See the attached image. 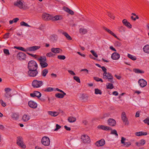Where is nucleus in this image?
<instances>
[{"label":"nucleus","instance_id":"nucleus-1","mask_svg":"<svg viewBox=\"0 0 149 149\" xmlns=\"http://www.w3.org/2000/svg\"><path fill=\"white\" fill-rule=\"evenodd\" d=\"M38 65L36 62L33 60L30 61L28 64V68L29 70H37Z\"/></svg>","mask_w":149,"mask_h":149},{"label":"nucleus","instance_id":"nucleus-2","mask_svg":"<svg viewBox=\"0 0 149 149\" xmlns=\"http://www.w3.org/2000/svg\"><path fill=\"white\" fill-rule=\"evenodd\" d=\"M43 84L42 81L35 79L33 81L32 85L34 88H36L40 87Z\"/></svg>","mask_w":149,"mask_h":149},{"label":"nucleus","instance_id":"nucleus-3","mask_svg":"<svg viewBox=\"0 0 149 149\" xmlns=\"http://www.w3.org/2000/svg\"><path fill=\"white\" fill-rule=\"evenodd\" d=\"M113 77L111 74L109 72H107V74H103V78L104 79H108L109 81L113 83L114 81L113 80Z\"/></svg>","mask_w":149,"mask_h":149},{"label":"nucleus","instance_id":"nucleus-4","mask_svg":"<svg viewBox=\"0 0 149 149\" xmlns=\"http://www.w3.org/2000/svg\"><path fill=\"white\" fill-rule=\"evenodd\" d=\"M42 143L45 146H48L50 143V141L49 138L47 136H44L41 139Z\"/></svg>","mask_w":149,"mask_h":149},{"label":"nucleus","instance_id":"nucleus-5","mask_svg":"<svg viewBox=\"0 0 149 149\" xmlns=\"http://www.w3.org/2000/svg\"><path fill=\"white\" fill-rule=\"evenodd\" d=\"M17 144L22 148H26V146L24 145L23 141V139L21 137L18 136L17 137Z\"/></svg>","mask_w":149,"mask_h":149},{"label":"nucleus","instance_id":"nucleus-6","mask_svg":"<svg viewBox=\"0 0 149 149\" xmlns=\"http://www.w3.org/2000/svg\"><path fill=\"white\" fill-rule=\"evenodd\" d=\"M26 57V54L22 52L18 53L16 56L17 58L20 61L25 60Z\"/></svg>","mask_w":149,"mask_h":149},{"label":"nucleus","instance_id":"nucleus-7","mask_svg":"<svg viewBox=\"0 0 149 149\" xmlns=\"http://www.w3.org/2000/svg\"><path fill=\"white\" fill-rule=\"evenodd\" d=\"M52 16L46 13H44L42 14V18L45 21H48L52 20Z\"/></svg>","mask_w":149,"mask_h":149},{"label":"nucleus","instance_id":"nucleus-8","mask_svg":"<svg viewBox=\"0 0 149 149\" xmlns=\"http://www.w3.org/2000/svg\"><path fill=\"white\" fill-rule=\"evenodd\" d=\"M81 139L84 143H89L90 142V137L87 135H84L81 136Z\"/></svg>","mask_w":149,"mask_h":149},{"label":"nucleus","instance_id":"nucleus-9","mask_svg":"<svg viewBox=\"0 0 149 149\" xmlns=\"http://www.w3.org/2000/svg\"><path fill=\"white\" fill-rule=\"evenodd\" d=\"M38 73L37 70H29L28 71L29 75L30 77H36Z\"/></svg>","mask_w":149,"mask_h":149},{"label":"nucleus","instance_id":"nucleus-10","mask_svg":"<svg viewBox=\"0 0 149 149\" xmlns=\"http://www.w3.org/2000/svg\"><path fill=\"white\" fill-rule=\"evenodd\" d=\"M23 2L22 0H17V1L14 2V5L20 8H23Z\"/></svg>","mask_w":149,"mask_h":149},{"label":"nucleus","instance_id":"nucleus-11","mask_svg":"<svg viewBox=\"0 0 149 149\" xmlns=\"http://www.w3.org/2000/svg\"><path fill=\"white\" fill-rule=\"evenodd\" d=\"M121 118L122 120L125 123V125H128L129 124V123L126 117L125 112L122 113V114Z\"/></svg>","mask_w":149,"mask_h":149},{"label":"nucleus","instance_id":"nucleus-12","mask_svg":"<svg viewBox=\"0 0 149 149\" xmlns=\"http://www.w3.org/2000/svg\"><path fill=\"white\" fill-rule=\"evenodd\" d=\"M138 82L140 86L143 88L145 87L147 84V81L143 79H139Z\"/></svg>","mask_w":149,"mask_h":149},{"label":"nucleus","instance_id":"nucleus-13","mask_svg":"<svg viewBox=\"0 0 149 149\" xmlns=\"http://www.w3.org/2000/svg\"><path fill=\"white\" fill-rule=\"evenodd\" d=\"M97 128L100 130H102L104 131L112 130L111 127L104 125H99L97 127Z\"/></svg>","mask_w":149,"mask_h":149},{"label":"nucleus","instance_id":"nucleus-14","mask_svg":"<svg viewBox=\"0 0 149 149\" xmlns=\"http://www.w3.org/2000/svg\"><path fill=\"white\" fill-rule=\"evenodd\" d=\"M30 96L33 97H37L38 98H40L41 96V94L38 91H34L33 93H30Z\"/></svg>","mask_w":149,"mask_h":149},{"label":"nucleus","instance_id":"nucleus-15","mask_svg":"<svg viewBox=\"0 0 149 149\" xmlns=\"http://www.w3.org/2000/svg\"><path fill=\"white\" fill-rule=\"evenodd\" d=\"M40 47V46H33L32 47H28L27 48V52L31 51L33 52L39 49Z\"/></svg>","mask_w":149,"mask_h":149},{"label":"nucleus","instance_id":"nucleus-16","mask_svg":"<svg viewBox=\"0 0 149 149\" xmlns=\"http://www.w3.org/2000/svg\"><path fill=\"white\" fill-rule=\"evenodd\" d=\"M108 125L111 126H115L116 125V122L113 119L109 118L107 121Z\"/></svg>","mask_w":149,"mask_h":149},{"label":"nucleus","instance_id":"nucleus-17","mask_svg":"<svg viewBox=\"0 0 149 149\" xmlns=\"http://www.w3.org/2000/svg\"><path fill=\"white\" fill-rule=\"evenodd\" d=\"M120 55L117 52L113 53L111 56V58L114 60H118L120 57Z\"/></svg>","mask_w":149,"mask_h":149},{"label":"nucleus","instance_id":"nucleus-18","mask_svg":"<svg viewBox=\"0 0 149 149\" xmlns=\"http://www.w3.org/2000/svg\"><path fill=\"white\" fill-rule=\"evenodd\" d=\"M28 105L31 108H36L37 106V104L33 101H30L28 102Z\"/></svg>","mask_w":149,"mask_h":149},{"label":"nucleus","instance_id":"nucleus-19","mask_svg":"<svg viewBox=\"0 0 149 149\" xmlns=\"http://www.w3.org/2000/svg\"><path fill=\"white\" fill-rule=\"evenodd\" d=\"M11 116L13 120H17L19 117V115L17 112H12Z\"/></svg>","mask_w":149,"mask_h":149},{"label":"nucleus","instance_id":"nucleus-20","mask_svg":"<svg viewBox=\"0 0 149 149\" xmlns=\"http://www.w3.org/2000/svg\"><path fill=\"white\" fill-rule=\"evenodd\" d=\"M105 143V140L104 139H102L96 142L95 143V145L97 146H101L104 145Z\"/></svg>","mask_w":149,"mask_h":149},{"label":"nucleus","instance_id":"nucleus-21","mask_svg":"<svg viewBox=\"0 0 149 149\" xmlns=\"http://www.w3.org/2000/svg\"><path fill=\"white\" fill-rule=\"evenodd\" d=\"M51 50L52 52L55 54H58L62 52V50L59 48H52Z\"/></svg>","mask_w":149,"mask_h":149},{"label":"nucleus","instance_id":"nucleus-22","mask_svg":"<svg viewBox=\"0 0 149 149\" xmlns=\"http://www.w3.org/2000/svg\"><path fill=\"white\" fill-rule=\"evenodd\" d=\"M122 22L124 25L129 28H131L132 27V25L130 22H128L126 19H124L122 21Z\"/></svg>","mask_w":149,"mask_h":149},{"label":"nucleus","instance_id":"nucleus-23","mask_svg":"<svg viewBox=\"0 0 149 149\" xmlns=\"http://www.w3.org/2000/svg\"><path fill=\"white\" fill-rule=\"evenodd\" d=\"M61 33L65 36L68 40H70L72 39L71 37L67 32H64L63 31H61Z\"/></svg>","mask_w":149,"mask_h":149},{"label":"nucleus","instance_id":"nucleus-24","mask_svg":"<svg viewBox=\"0 0 149 149\" xmlns=\"http://www.w3.org/2000/svg\"><path fill=\"white\" fill-rule=\"evenodd\" d=\"M52 20L53 21H56L62 19V17L61 16L56 15L54 17L52 16Z\"/></svg>","mask_w":149,"mask_h":149},{"label":"nucleus","instance_id":"nucleus-25","mask_svg":"<svg viewBox=\"0 0 149 149\" xmlns=\"http://www.w3.org/2000/svg\"><path fill=\"white\" fill-rule=\"evenodd\" d=\"M63 9L65 11L68 13L69 14L71 15H72L74 14V12L67 7H64L63 8Z\"/></svg>","mask_w":149,"mask_h":149},{"label":"nucleus","instance_id":"nucleus-26","mask_svg":"<svg viewBox=\"0 0 149 149\" xmlns=\"http://www.w3.org/2000/svg\"><path fill=\"white\" fill-rule=\"evenodd\" d=\"M30 119V116L28 115L24 114L22 117V120L24 122H27Z\"/></svg>","mask_w":149,"mask_h":149},{"label":"nucleus","instance_id":"nucleus-27","mask_svg":"<svg viewBox=\"0 0 149 149\" xmlns=\"http://www.w3.org/2000/svg\"><path fill=\"white\" fill-rule=\"evenodd\" d=\"M143 50L145 53L149 54V45H145L143 48Z\"/></svg>","mask_w":149,"mask_h":149},{"label":"nucleus","instance_id":"nucleus-28","mask_svg":"<svg viewBox=\"0 0 149 149\" xmlns=\"http://www.w3.org/2000/svg\"><path fill=\"white\" fill-rule=\"evenodd\" d=\"M12 95L10 92H5L4 95V97L5 99H8L12 97Z\"/></svg>","mask_w":149,"mask_h":149},{"label":"nucleus","instance_id":"nucleus-29","mask_svg":"<svg viewBox=\"0 0 149 149\" xmlns=\"http://www.w3.org/2000/svg\"><path fill=\"white\" fill-rule=\"evenodd\" d=\"M37 60L40 63H42L46 62L47 59L45 56H40V57L37 58Z\"/></svg>","mask_w":149,"mask_h":149},{"label":"nucleus","instance_id":"nucleus-30","mask_svg":"<svg viewBox=\"0 0 149 149\" xmlns=\"http://www.w3.org/2000/svg\"><path fill=\"white\" fill-rule=\"evenodd\" d=\"M133 71L136 73L143 74L144 73V71L143 70H141L139 69L134 68L133 69Z\"/></svg>","mask_w":149,"mask_h":149},{"label":"nucleus","instance_id":"nucleus-31","mask_svg":"<svg viewBox=\"0 0 149 149\" xmlns=\"http://www.w3.org/2000/svg\"><path fill=\"white\" fill-rule=\"evenodd\" d=\"M57 39V36L56 35L53 34L50 36V40L53 42L56 41Z\"/></svg>","mask_w":149,"mask_h":149},{"label":"nucleus","instance_id":"nucleus-32","mask_svg":"<svg viewBox=\"0 0 149 149\" xmlns=\"http://www.w3.org/2000/svg\"><path fill=\"white\" fill-rule=\"evenodd\" d=\"M79 32L80 33L82 34H84L86 33L87 31L86 29L84 28H81L79 29Z\"/></svg>","mask_w":149,"mask_h":149},{"label":"nucleus","instance_id":"nucleus-33","mask_svg":"<svg viewBox=\"0 0 149 149\" xmlns=\"http://www.w3.org/2000/svg\"><path fill=\"white\" fill-rule=\"evenodd\" d=\"M65 95L63 93L61 94L60 93H57L55 94V96L58 98H62Z\"/></svg>","mask_w":149,"mask_h":149},{"label":"nucleus","instance_id":"nucleus-34","mask_svg":"<svg viewBox=\"0 0 149 149\" xmlns=\"http://www.w3.org/2000/svg\"><path fill=\"white\" fill-rule=\"evenodd\" d=\"M76 120V119L75 118L72 116L68 118V121L70 123H73Z\"/></svg>","mask_w":149,"mask_h":149},{"label":"nucleus","instance_id":"nucleus-35","mask_svg":"<svg viewBox=\"0 0 149 149\" xmlns=\"http://www.w3.org/2000/svg\"><path fill=\"white\" fill-rule=\"evenodd\" d=\"M127 56L130 59L133 61H135L136 59V57L135 56H133L129 54H128Z\"/></svg>","mask_w":149,"mask_h":149},{"label":"nucleus","instance_id":"nucleus-36","mask_svg":"<svg viewBox=\"0 0 149 149\" xmlns=\"http://www.w3.org/2000/svg\"><path fill=\"white\" fill-rule=\"evenodd\" d=\"M40 65L42 68H45L47 67L48 65V64L45 62L40 63Z\"/></svg>","mask_w":149,"mask_h":149},{"label":"nucleus","instance_id":"nucleus-37","mask_svg":"<svg viewBox=\"0 0 149 149\" xmlns=\"http://www.w3.org/2000/svg\"><path fill=\"white\" fill-rule=\"evenodd\" d=\"M48 113L49 115L54 117L56 116L59 114L58 112H48Z\"/></svg>","mask_w":149,"mask_h":149},{"label":"nucleus","instance_id":"nucleus-38","mask_svg":"<svg viewBox=\"0 0 149 149\" xmlns=\"http://www.w3.org/2000/svg\"><path fill=\"white\" fill-rule=\"evenodd\" d=\"M48 72V70L47 69H45L42 71V75L43 77H45Z\"/></svg>","mask_w":149,"mask_h":149},{"label":"nucleus","instance_id":"nucleus-39","mask_svg":"<svg viewBox=\"0 0 149 149\" xmlns=\"http://www.w3.org/2000/svg\"><path fill=\"white\" fill-rule=\"evenodd\" d=\"M95 93L96 94H99L100 95H101L102 94V92L98 88H95Z\"/></svg>","mask_w":149,"mask_h":149},{"label":"nucleus","instance_id":"nucleus-40","mask_svg":"<svg viewBox=\"0 0 149 149\" xmlns=\"http://www.w3.org/2000/svg\"><path fill=\"white\" fill-rule=\"evenodd\" d=\"M20 25L22 26H25L31 27V26L29 25L27 23L24 21L21 22L20 23Z\"/></svg>","mask_w":149,"mask_h":149},{"label":"nucleus","instance_id":"nucleus-41","mask_svg":"<svg viewBox=\"0 0 149 149\" xmlns=\"http://www.w3.org/2000/svg\"><path fill=\"white\" fill-rule=\"evenodd\" d=\"M107 89H112L113 88V84L110 83H108V85L107 86Z\"/></svg>","mask_w":149,"mask_h":149},{"label":"nucleus","instance_id":"nucleus-42","mask_svg":"<svg viewBox=\"0 0 149 149\" xmlns=\"http://www.w3.org/2000/svg\"><path fill=\"white\" fill-rule=\"evenodd\" d=\"M108 15L110 17L111 19H114L115 17V16L113 15V14L110 12H108Z\"/></svg>","mask_w":149,"mask_h":149},{"label":"nucleus","instance_id":"nucleus-43","mask_svg":"<svg viewBox=\"0 0 149 149\" xmlns=\"http://www.w3.org/2000/svg\"><path fill=\"white\" fill-rule=\"evenodd\" d=\"M103 28L104 30L106 31L108 33L110 34L111 35H112V34L113 33L110 30L107 29L106 27H103Z\"/></svg>","mask_w":149,"mask_h":149},{"label":"nucleus","instance_id":"nucleus-44","mask_svg":"<svg viewBox=\"0 0 149 149\" xmlns=\"http://www.w3.org/2000/svg\"><path fill=\"white\" fill-rule=\"evenodd\" d=\"M3 52L4 54H6V55H8L10 54L9 50L7 49H3Z\"/></svg>","mask_w":149,"mask_h":149},{"label":"nucleus","instance_id":"nucleus-45","mask_svg":"<svg viewBox=\"0 0 149 149\" xmlns=\"http://www.w3.org/2000/svg\"><path fill=\"white\" fill-rule=\"evenodd\" d=\"M55 55V54H53L52 52L48 53L46 54V56L49 57H53Z\"/></svg>","mask_w":149,"mask_h":149},{"label":"nucleus","instance_id":"nucleus-46","mask_svg":"<svg viewBox=\"0 0 149 149\" xmlns=\"http://www.w3.org/2000/svg\"><path fill=\"white\" fill-rule=\"evenodd\" d=\"M57 58L60 60H64L65 58V57L64 55H58Z\"/></svg>","mask_w":149,"mask_h":149},{"label":"nucleus","instance_id":"nucleus-47","mask_svg":"<svg viewBox=\"0 0 149 149\" xmlns=\"http://www.w3.org/2000/svg\"><path fill=\"white\" fill-rule=\"evenodd\" d=\"M54 89L51 87H48L45 89L44 91L46 92H51L53 91Z\"/></svg>","mask_w":149,"mask_h":149},{"label":"nucleus","instance_id":"nucleus-48","mask_svg":"<svg viewBox=\"0 0 149 149\" xmlns=\"http://www.w3.org/2000/svg\"><path fill=\"white\" fill-rule=\"evenodd\" d=\"M143 122L146 124H147L148 125H149V117L146 118V119L143 120Z\"/></svg>","mask_w":149,"mask_h":149},{"label":"nucleus","instance_id":"nucleus-49","mask_svg":"<svg viewBox=\"0 0 149 149\" xmlns=\"http://www.w3.org/2000/svg\"><path fill=\"white\" fill-rule=\"evenodd\" d=\"M111 134H115L116 136H118V134L117 133V131L115 130H112L111 131Z\"/></svg>","mask_w":149,"mask_h":149},{"label":"nucleus","instance_id":"nucleus-50","mask_svg":"<svg viewBox=\"0 0 149 149\" xmlns=\"http://www.w3.org/2000/svg\"><path fill=\"white\" fill-rule=\"evenodd\" d=\"M91 53L92 54V55L96 58L98 57V55H97L96 52H94L93 50H91L90 51Z\"/></svg>","mask_w":149,"mask_h":149},{"label":"nucleus","instance_id":"nucleus-51","mask_svg":"<svg viewBox=\"0 0 149 149\" xmlns=\"http://www.w3.org/2000/svg\"><path fill=\"white\" fill-rule=\"evenodd\" d=\"M139 143L141 146L143 145L145 143L146 141L142 139L140 141Z\"/></svg>","mask_w":149,"mask_h":149},{"label":"nucleus","instance_id":"nucleus-52","mask_svg":"<svg viewBox=\"0 0 149 149\" xmlns=\"http://www.w3.org/2000/svg\"><path fill=\"white\" fill-rule=\"evenodd\" d=\"M74 79L76 80L77 82L80 83V79L79 77L77 76H74L73 77Z\"/></svg>","mask_w":149,"mask_h":149},{"label":"nucleus","instance_id":"nucleus-53","mask_svg":"<svg viewBox=\"0 0 149 149\" xmlns=\"http://www.w3.org/2000/svg\"><path fill=\"white\" fill-rule=\"evenodd\" d=\"M123 144L124 146L128 147L131 145V143L130 142H125V143Z\"/></svg>","mask_w":149,"mask_h":149},{"label":"nucleus","instance_id":"nucleus-54","mask_svg":"<svg viewBox=\"0 0 149 149\" xmlns=\"http://www.w3.org/2000/svg\"><path fill=\"white\" fill-rule=\"evenodd\" d=\"M0 101L1 104L2 106H3V107H5L6 106V103L4 102L2 99H1Z\"/></svg>","mask_w":149,"mask_h":149},{"label":"nucleus","instance_id":"nucleus-55","mask_svg":"<svg viewBox=\"0 0 149 149\" xmlns=\"http://www.w3.org/2000/svg\"><path fill=\"white\" fill-rule=\"evenodd\" d=\"M142 132H137L135 133V135L137 136H141L142 135Z\"/></svg>","mask_w":149,"mask_h":149},{"label":"nucleus","instance_id":"nucleus-56","mask_svg":"<svg viewBox=\"0 0 149 149\" xmlns=\"http://www.w3.org/2000/svg\"><path fill=\"white\" fill-rule=\"evenodd\" d=\"M10 33H6L4 35V38L5 39H7L9 37Z\"/></svg>","mask_w":149,"mask_h":149},{"label":"nucleus","instance_id":"nucleus-57","mask_svg":"<svg viewBox=\"0 0 149 149\" xmlns=\"http://www.w3.org/2000/svg\"><path fill=\"white\" fill-rule=\"evenodd\" d=\"M101 68L104 72L103 74H107V70L106 68L104 66H102Z\"/></svg>","mask_w":149,"mask_h":149},{"label":"nucleus","instance_id":"nucleus-58","mask_svg":"<svg viewBox=\"0 0 149 149\" xmlns=\"http://www.w3.org/2000/svg\"><path fill=\"white\" fill-rule=\"evenodd\" d=\"M11 91V89L9 88H6L4 89V91L5 92H10Z\"/></svg>","mask_w":149,"mask_h":149},{"label":"nucleus","instance_id":"nucleus-59","mask_svg":"<svg viewBox=\"0 0 149 149\" xmlns=\"http://www.w3.org/2000/svg\"><path fill=\"white\" fill-rule=\"evenodd\" d=\"M19 50H20L25 52H27V48L25 49L24 47H19Z\"/></svg>","mask_w":149,"mask_h":149},{"label":"nucleus","instance_id":"nucleus-60","mask_svg":"<svg viewBox=\"0 0 149 149\" xmlns=\"http://www.w3.org/2000/svg\"><path fill=\"white\" fill-rule=\"evenodd\" d=\"M61 126L58 124L56 125V128L54 129V131H56L58 130V129L61 128Z\"/></svg>","mask_w":149,"mask_h":149},{"label":"nucleus","instance_id":"nucleus-61","mask_svg":"<svg viewBox=\"0 0 149 149\" xmlns=\"http://www.w3.org/2000/svg\"><path fill=\"white\" fill-rule=\"evenodd\" d=\"M56 90L57 91L62 93L64 95H66V93H64L63 91L59 89L58 88H56Z\"/></svg>","mask_w":149,"mask_h":149},{"label":"nucleus","instance_id":"nucleus-62","mask_svg":"<svg viewBox=\"0 0 149 149\" xmlns=\"http://www.w3.org/2000/svg\"><path fill=\"white\" fill-rule=\"evenodd\" d=\"M126 140L125 138H124V137H121V143L122 144H123L124 143H125V141Z\"/></svg>","mask_w":149,"mask_h":149},{"label":"nucleus","instance_id":"nucleus-63","mask_svg":"<svg viewBox=\"0 0 149 149\" xmlns=\"http://www.w3.org/2000/svg\"><path fill=\"white\" fill-rule=\"evenodd\" d=\"M68 72L70 73L71 75H75V73L73 71L70 70H68Z\"/></svg>","mask_w":149,"mask_h":149},{"label":"nucleus","instance_id":"nucleus-64","mask_svg":"<svg viewBox=\"0 0 149 149\" xmlns=\"http://www.w3.org/2000/svg\"><path fill=\"white\" fill-rule=\"evenodd\" d=\"M19 19L18 18H15L13 19V22L16 23L18 21Z\"/></svg>","mask_w":149,"mask_h":149}]
</instances>
